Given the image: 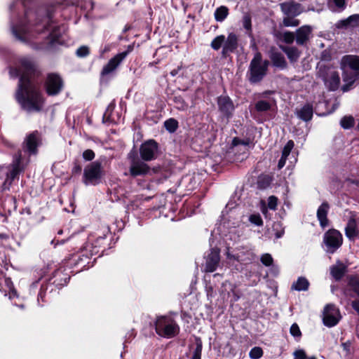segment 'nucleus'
Wrapping results in <instances>:
<instances>
[{
	"label": "nucleus",
	"instance_id": "nucleus-58",
	"mask_svg": "<svg viewBox=\"0 0 359 359\" xmlns=\"http://www.w3.org/2000/svg\"><path fill=\"white\" fill-rule=\"evenodd\" d=\"M233 144L235 146L238 145V144H243V145L247 146L248 144V143L245 142L244 141H242L238 138H234L233 140Z\"/></svg>",
	"mask_w": 359,
	"mask_h": 359
},
{
	"label": "nucleus",
	"instance_id": "nucleus-2",
	"mask_svg": "<svg viewBox=\"0 0 359 359\" xmlns=\"http://www.w3.org/2000/svg\"><path fill=\"white\" fill-rule=\"evenodd\" d=\"M9 73L13 78L20 76L15 97L21 107L27 112L41 111L44 100L39 82L34 79L38 73L32 60L29 57H21L19 60V66L11 68Z\"/></svg>",
	"mask_w": 359,
	"mask_h": 359
},
{
	"label": "nucleus",
	"instance_id": "nucleus-27",
	"mask_svg": "<svg viewBox=\"0 0 359 359\" xmlns=\"http://www.w3.org/2000/svg\"><path fill=\"white\" fill-rule=\"evenodd\" d=\"M309 287V280L304 277H299L292 285V290L297 291H306Z\"/></svg>",
	"mask_w": 359,
	"mask_h": 359
},
{
	"label": "nucleus",
	"instance_id": "nucleus-31",
	"mask_svg": "<svg viewBox=\"0 0 359 359\" xmlns=\"http://www.w3.org/2000/svg\"><path fill=\"white\" fill-rule=\"evenodd\" d=\"M283 51L285 53L291 62H296L300 55V52L295 47H286L283 49Z\"/></svg>",
	"mask_w": 359,
	"mask_h": 359
},
{
	"label": "nucleus",
	"instance_id": "nucleus-3",
	"mask_svg": "<svg viewBox=\"0 0 359 359\" xmlns=\"http://www.w3.org/2000/svg\"><path fill=\"white\" fill-rule=\"evenodd\" d=\"M109 233L108 226H104L102 232L97 231L90 234L85 245L80 252L74 255L68 259L67 264L77 268V271L88 269L90 264L91 257L99 253L103 246L107 235Z\"/></svg>",
	"mask_w": 359,
	"mask_h": 359
},
{
	"label": "nucleus",
	"instance_id": "nucleus-29",
	"mask_svg": "<svg viewBox=\"0 0 359 359\" xmlns=\"http://www.w3.org/2000/svg\"><path fill=\"white\" fill-rule=\"evenodd\" d=\"M359 24V15L355 14L349 16L346 19L341 20L339 22V26L341 27H355Z\"/></svg>",
	"mask_w": 359,
	"mask_h": 359
},
{
	"label": "nucleus",
	"instance_id": "nucleus-35",
	"mask_svg": "<svg viewBox=\"0 0 359 359\" xmlns=\"http://www.w3.org/2000/svg\"><path fill=\"white\" fill-rule=\"evenodd\" d=\"M4 281H5V284L6 285V286L8 287V293L7 294L6 292L5 296L8 295V298L11 300H13L15 298H18L17 292L15 290V288L13 287V283L11 282V279L6 278Z\"/></svg>",
	"mask_w": 359,
	"mask_h": 359
},
{
	"label": "nucleus",
	"instance_id": "nucleus-61",
	"mask_svg": "<svg viewBox=\"0 0 359 359\" xmlns=\"http://www.w3.org/2000/svg\"><path fill=\"white\" fill-rule=\"evenodd\" d=\"M352 306L359 314V299L353 301L352 302Z\"/></svg>",
	"mask_w": 359,
	"mask_h": 359
},
{
	"label": "nucleus",
	"instance_id": "nucleus-7",
	"mask_svg": "<svg viewBox=\"0 0 359 359\" xmlns=\"http://www.w3.org/2000/svg\"><path fill=\"white\" fill-rule=\"evenodd\" d=\"M269 64V61L262 60L260 53L255 54L250 63L247 74L249 81L251 83L260 82L266 74Z\"/></svg>",
	"mask_w": 359,
	"mask_h": 359
},
{
	"label": "nucleus",
	"instance_id": "nucleus-33",
	"mask_svg": "<svg viewBox=\"0 0 359 359\" xmlns=\"http://www.w3.org/2000/svg\"><path fill=\"white\" fill-rule=\"evenodd\" d=\"M236 286L230 282L226 281L222 284V292H226L228 296L231 292L233 295V300L236 302L239 299V296L235 291Z\"/></svg>",
	"mask_w": 359,
	"mask_h": 359
},
{
	"label": "nucleus",
	"instance_id": "nucleus-51",
	"mask_svg": "<svg viewBox=\"0 0 359 359\" xmlns=\"http://www.w3.org/2000/svg\"><path fill=\"white\" fill-rule=\"evenodd\" d=\"M76 53L78 57H84L89 54V48L86 46H81L76 50Z\"/></svg>",
	"mask_w": 359,
	"mask_h": 359
},
{
	"label": "nucleus",
	"instance_id": "nucleus-49",
	"mask_svg": "<svg viewBox=\"0 0 359 359\" xmlns=\"http://www.w3.org/2000/svg\"><path fill=\"white\" fill-rule=\"evenodd\" d=\"M48 289V284L47 283H42L40 287V290L38 293L37 296V301L39 304H40L39 301L41 299L43 302L44 301L43 298L45 297V292L46 290Z\"/></svg>",
	"mask_w": 359,
	"mask_h": 359
},
{
	"label": "nucleus",
	"instance_id": "nucleus-44",
	"mask_svg": "<svg viewBox=\"0 0 359 359\" xmlns=\"http://www.w3.org/2000/svg\"><path fill=\"white\" fill-rule=\"evenodd\" d=\"M262 355V349L257 346L252 348L249 353V356L251 359H259Z\"/></svg>",
	"mask_w": 359,
	"mask_h": 359
},
{
	"label": "nucleus",
	"instance_id": "nucleus-12",
	"mask_svg": "<svg viewBox=\"0 0 359 359\" xmlns=\"http://www.w3.org/2000/svg\"><path fill=\"white\" fill-rule=\"evenodd\" d=\"M41 144V136L37 131L28 134L23 142V149L29 156H35L38 154V147Z\"/></svg>",
	"mask_w": 359,
	"mask_h": 359
},
{
	"label": "nucleus",
	"instance_id": "nucleus-62",
	"mask_svg": "<svg viewBox=\"0 0 359 359\" xmlns=\"http://www.w3.org/2000/svg\"><path fill=\"white\" fill-rule=\"evenodd\" d=\"M180 69H181V67H178L177 69H175L172 70V71L170 72V74H171L172 76H175L178 74V72H179V71H180Z\"/></svg>",
	"mask_w": 359,
	"mask_h": 359
},
{
	"label": "nucleus",
	"instance_id": "nucleus-50",
	"mask_svg": "<svg viewBox=\"0 0 359 359\" xmlns=\"http://www.w3.org/2000/svg\"><path fill=\"white\" fill-rule=\"evenodd\" d=\"M273 261L271 255L268 253L264 254L261 257L262 263L266 266H271L273 264Z\"/></svg>",
	"mask_w": 359,
	"mask_h": 359
},
{
	"label": "nucleus",
	"instance_id": "nucleus-52",
	"mask_svg": "<svg viewBox=\"0 0 359 359\" xmlns=\"http://www.w3.org/2000/svg\"><path fill=\"white\" fill-rule=\"evenodd\" d=\"M278 198L274 196H271L268 198V207L269 209L275 210L277 208Z\"/></svg>",
	"mask_w": 359,
	"mask_h": 359
},
{
	"label": "nucleus",
	"instance_id": "nucleus-8",
	"mask_svg": "<svg viewBox=\"0 0 359 359\" xmlns=\"http://www.w3.org/2000/svg\"><path fill=\"white\" fill-rule=\"evenodd\" d=\"M156 333L164 338H172L180 332V326L176 321L168 316L158 317L155 322Z\"/></svg>",
	"mask_w": 359,
	"mask_h": 359
},
{
	"label": "nucleus",
	"instance_id": "nucleus-5",
	"mask_svg": "<svg viewBox=\"0 0 359 359\" xmlns=\"http://www.w3.org/2000/svg\"><path fill=\"white\" fill-rule=\"evenodd\" d=\"M340 67L343 79L346 83L343 86V90L347 91L349 86L359 79V57L353 55L343 56L340 61Z\"/></svg>",
	"mask_w": 359,
	"mask_h": 359
},
{
	"label": "nucleus",
	"instance_id": "nucleus-9",
	"mask_svg": "<svg viewBox=\"0 0 359 359\" xmlns=\"http://www.w3.org/2000/svg\"><path fill=\"white\" fill-rule=\"evenodd\" d=\"M341 233L334 229L328 230L323 236V244L327 253H334L342 245Z\"/></svg>",
	"mask_w": 359,
	"mask_h": 359
},
{
	"label": "nucleus",
	"instance_id": "nucleus-25",
	"mask_svg": "<svg viewBox=\"0 0 359 359\" xmlns=\"http://www.w3.org/2000/svg\"><path fill=\"white\" fill-rule=\"evenodd\" d=\"M297 116L304 121H309L313 116V107L310 104H306L297 111Z\"/></svg>",
	"mask_w": 359,
	"mask_h": 359
},
{
	"label": "nucleus",
	"instance_id": "nucleus-30",
	"mask_svg": "<svg viewBox=\"0 0 359 359\" xmlns=\"http://www.w3.org/2000/svg\"><path fill=\"white\" fill-rule=\"evenodd\" d=\"M328 6L333 12H341L346 8L345 0H329Z\"/></svg>",
	"mask_w": 359,
	"mask_h": 359
},
{
	"label": "nucleus",
	"instance_id": "nucleus-21",
	"mask_svg": "<svg viewBox=\"0 0 359 359\" xmlns=\"http://www.w3.org/2000/svg\"><path fill=\"white\" fill-rule=\"evenodd\" d=\"M330 205L327 202H323L318 208L317 217L322 228H325L328 225L327 214Z\"/></svg>",
	"mask_w": 359,
	"mask_h": 359
},
{
	"label": "nucleus",
	"instance_id": "nucleus-54",
	"mask_svg": "<svg viewBox=\"0 0 359 359\" xmlns=\"http://www.w3.org/2000/svg\"><path fill=\"white\" fill-rule=\"evenodd\" d=\"M283 40L287 43H291L294 40V35L293 33L290 32H286L283 34Z\"/></svg>",
	"mask_w": 359,
	"mask_h": 359
},
{
	"label": "nucleus",
	"instance_id": "nucleus-4",
	"mask_svg": "<svg viewBox=\"0 0 359 359\" xmlns=\"http://www.w3.org/2000/svg\"><path fill=\"white\" fill-rule=\"evenodd\" d=\"M25 167L20 150L13 156L11 163L0 166V192L10 190L13 181L18 180Z\"/></svg>",
	"mask_w": 359,
	"mask_h": 359
},
{
	"label": "nucleus",
	"instance_id": "nucleus-40",
	"mask_svg": "<svg viewBox=\"0 0 359 359\" xmlns=\"http://www.w3.org/2000/svg\"><path fill=\"white\" fill-rule=\"evenodd\" d=\"M175 107L180 110H185L188 107V104L181 96H175L173 99Z\"/></svg>",
	"mask_w": 359,
	"mask_h": 359
},
{
	"label": "nucleus",
	"instance_id": "nucleus-22",
	"mask_svg": "<svg viewBox=\"0 0 359 359\" xmlns=\"http://www.w3.org/2000/svg\"><path fill=\"white\" fill-rule=\"evenodd\" d=\"M347 271V266L340 261L330 266V273L335 280H340Z\"/></svg>",
	"mask_w": 359,
	"mask_h": 359
},
{
	"label": "nucleus",
	"instance_id": "nucleus-63",
	"mask_svg": "<svg viewBox=\"0 0 359 359\" xmlns=\"http://www.w3.org/2000/svg\"><path fill=\"white\" fill-rule=\"evenodd\" d=\"M63 273V271L62 270V269H57L55 272V277H57V276H60L61 274Z\"/></svg>",
	"mask_w": 359,
	"mask_h": 359
},
{
	"label": "nucleus",
	"instance_id": "nucleus-18",
	"mask_svg": "<svg viewBox=\"0 0 359 359\" xmlns=\"http://www.w3.org/2000/svg\"><path fill=\"white\" fill-rule=\"evenodd\" d=\"M150 170L149 165L139 159H133L130 166V173L132 176L147 175Z\"/></svg>",
	"mask_w": 359,
	"mask_h": 359
},
{
	"label": "nucleus",
	"instance_id": "nucleus-6",
	"mask_svg": "<svg viewBox=\"0 0 359 359\" xmlns=\"http://www.w3.org/2000/svg\"><path fill=\"white\" fill-rule=\"evenodd\" d=\"M104 176L105 170L102 165V161L97 160L86 165L82 181L86 186H95L102 182Z\"/></svg>",
	"mask_w": 359,
	"mask_h": 359
},
{
	"label": "nucleus",
	"instance_id": "nucleus-24",
	"mask_svg": "<svg viewBox=\"0 0 359 359\" xmlns=\"http://www.w3.org/2000/svg\"><path fill=\"white\" fill-rule=\"evenodd\" d=\"M270 58L274 67L280 69H283L286 67L287 62L281 53L273 51L271 53Z\"/></svg>",
	"mask_w": 359,
	"mask_h": 359
},
{
	"label": "nucleus",
	"instance_id": "nucleus-28",
	"mask_svg": "<svg viewBox=\"0 0 359 359\" xmlns=\"http://www.w3.org/2000/svg\"><path fill=\"white\" fill-rule=\"evenodd\" d=\"M274 103H272L270 100H261L257 101L255 104V109L259 112H266L269 111Z\"/></svg>",
	"mask_w": 359,
	"mask_h": 359
},
{
	"label": "nucleus",
	"instance_id": "nucleus-34",
	"mask_svg": "<svg viewBox=\"0 0 359 359\" xmlns=\"http://www.w3.org/2000/svg\"><path fill=\"white\" fill-rule=\"evenodd\" d=\"M348 286L358 296H359V278L355 276H350L347 278Z\"/></svg>",
	"mask_w": 359,
	"mask_h": 359
},
{
	"label": "nucleus",
	"instance_id": "nucleus-47",
	"mask_svg": "<svg viewBox=\"0 0 359 359\" xmlns=\"http://www.w3.org/2000/svg\"><path fill=\"white\" fill-rule=\"evenodd\" d=\"M249 221L257 226L263 225V221L259 214H252L249 217Z\"/></svg>",
	"mask_w": 359,
	"mask_h": 359
},
{
	"label": "nucleus",
	"instance_id": "nucleus-15",
	"mask_svg": "<svg viewBox=\"0 0 359 359\" xmlns=\"http://www.w3.org/2000/svg\"><path fill=\"white\" fill-rule=\"evenodd\" d=\"M341 318L339 309L333 304H328L324 309L323 323L327 327L336 325Z\"/></svg>",
	"mask_w": 359,
	"mask_h": 359
},
{
	"label": "nucleus",
	"instance_id": "nucleus-57",
	"mask_svg": "<svg viewBox=\"0 0 359 359\" xmlns=\"http://www.w3.org/2000/svg\"><path fill=\"white\" fill-rule=\"evenodd\" d=\"M321 58L322 60H330L331 58V56L329 53V52L327 50H324L323 53H322V55H321Z\"/></svg>",
	"mask_w": 359,
	"mask_h": 359
},
{
	"label": "nucleus",
	"instance_id": "nucleus-46",
	"mask_svg": "<svg viewBox=\"0 0 359 359\" xmlns=\"http://www.w3.org/2000/svg\"><path fill=\"white\" fill-rule=\"evenodd\" d=\"M294 142L292 140H289L287 144L285 145L283 151H282V156L284 158H287L289 155L290 154V152L292 149L294 147Z\"/></svg>",
	"mask_w": 359,
	"mask_h": 359
},
{
	"label": "nucleus",
	"instance_id": "nucleus-19",
	"mask_svg": "<svg viewBox=\"0 0 359 359\" xmlns=\"http://www.w3.org/2000/svg\"><path fill=\"white\" fill-rule=\"evenodd\" d=\"M219 262V250L217 248H212L206 258L205 271H215Z\"/></svg>",
	"mask_w": 359,
	"mask_h": 359
},
{
	"label": "nucleus",
	"instance_id": "nucleus-45",
	"mask_svg": "<svg viewBox=\"0 0 359 359\" xmlns=\"http://www.w3.org/2000/svg\"><path fill=\"white\" fill-rule=\"evenodd\" d=\"M115 104L114 102H111L109 104L107 109H106L104 115H103V120L105 121H115L114 118L111 117V114L113 109H114Z\"/></svg>",
	"mask_w": 359,
	"mask_h": 359
},
{
	"label": "nucleus",
	"instance_id": "nucleus-64",
	"mask_svg": "<svg viewBox=\"0 0 359 359\" xmlns=\"http://www.w3.org/2000/svg\"><path fill=\"white\" fill-rule=\"evenodd\" d=\"M81 168L79 165L75 166L73 168V172H75V173L76 172H81Z\"/></svg>",
	"mask_w": 359,
	"mask_h": 359
},
{
	"label": "nucleus",
	"instance_id": "nucleus-13",
	"mask_svg": "<svg viewBox=\"0 0 359 359\" xmlns=\"http://www.w3.org/2000/svg\"><path fill=\"white\" fill-rule=\"evenodd\" d=\"M44 86L47 94L53 96L62 91L64 82L59 74L50 73L46 77Z\"/></svg>",
	"mask_w": 359,
	"mask_h": 359
},
{
	"label": "nucleus",
	"instance_id": "nucleus-32",
	"mask_svg": "<svg viewBox=\"0 0 359 359\" xmlns=\"http://www.w3.org/2000/svg\"><path fill=\"white\" fill-rule=\"evenodd\" d=\"M229 15V9L226 6H221L217 8L214 13L215 20L217 22L224 21Z\"/></svg>",
	"mask_w": 359,
	"mask_h": 359
},
{
	"label": "nucleus",
	"instance_id": "nucleus-11",
	"mask_svg": "<svg viewBox=\"0 0 359 359\" xmlns=\"http://www.w3.org/2000/svg\"><path fill=\"white\" fill-rule=\"evenodd\" d=\"M217 104L219 111L226 120V122H229L233 116L236 105L228 95H222L217 97Z\"/></svg>",
	"mask_w": 359,
	"mask_h": 359
},
{
	"label": "nucleus",
	"instance_id": "nucleus-41",
	"mask_svg": "<svg viewBox=\"0 0 359 359\" xmlns=\"http://www.w3.org/2000/svg\"><path fill=\"white\" fill-rule=\"evenodd\" d=\"M294 18V17L290 15H286V17L283 18V25L285 27H296L299 25V21Z\"/></svg>",
	"mask_w": 359,
	"mask_h": 359
},
{
	"label": "nucleus",
	"instance_id": "nucleus-14",
	"mask_svg": "<svg viewBox=\"0 0 359 359\" xmlns=\"http://www.w3.org/2000/svg\"><path fill=\"white\" fill-rule=\"evenodd\" d=\"M133 50V46L129 45L126 51L118 53L110 59L108 63L104 66L101 73L102 75L106 76L113 72Z\"/></svg>",
	"mask_w": 359,
	"mask_h": 359
},
{
	"label": "nucleus",
	"instance_id": "nucleus-23",
	"mask_svg": "<svg viewBox=\"0 0 359 359\" xmlns=\"http://www.w3.org/2000/svg\"><path fill=\"white\" fill-rule=\"evenodd\" d=\"M311 33V28L309 26H302L297 30L296 42L297 44L303 45L309 39Z\"/></svg>",
	"mask_w": 359,
	"mask_h": 359
},
{
	"label": "nucleus",
	"instance_id": "nucleus-16",
	"mask_svg": "<svg viewBox=\"0 0 359 359\" xmlns=\"http://www.w3.org/2000/svg\"><path fill=\"white\" fill-rule=\"evenodd\" d=\"M141 158L145 161H150L156 158L158 153V144L153 140L143 143L140 149Z\"/></svg>",
	"mask_w": 359,
	"mask_h": 359
},
{
	"label": "nucleus",
	"instance_id": "nucleus-53",
	"mask_svg": "<svg viewBox=\"0 0 359 359\" xmlns=\"http://www.w3.org/2000/svg\"><path fill=\"white\" fill-rule=\"evenodd\" d=\"M95 156L94 151L91 149H86L83 152V158L86 161H92Z\"/></svg>",
	"mask_w": 359,
	"mask_h": 359
},
{
	"label": "nucleus",
	"instance_id": "nucleus-37",
	"mask_svg": "<svg viewBox=\"0 0 359 359\" xmlns=\"http://www.w3.org/2000/svg\"><path fill=\"white\" fill-rule=\"evenodd\" d=\"M202 341L200 338H196V348L193 352L191 359H201Z\"/></svg>",
	"mask_w": 359,
	"mask_h": 359
},
{
	"label": "nucleus",
	"instance_id": "nucleus-59",
	"mask_svg": "<svg viewBox=\"0 0 359 359\" xmlns=\"http://www.w3.org/2000/svg\"><path fill=\"white\" fill-rule=\"evenodd\" d=\"M286 158H284L283 156H281L280 159L278 161V169H281L282 168H283L285 165V162H286Z\"/></svg>",
	"mask_w": 359,
	"mask_h": 359
},
{
	"label": "nucleus",
	"instance_id": "nucleus-17",
	"mask_svg": "<svg viewBox=\"0 0 359 359\" xmlns=\"http://www.w3.org/2000/svg\"><path fill=\"white\" fill-rule=\"evenodd\" d=\"M238 39L236 34L229 33L227 37H225V41L222 50V55L226 57L230 53H233L238 48Z\"/></svg>",
	"mask_w": 359,
	"mask_h": 359
},
{
	"label": "nucleus",
	"instance_id": "nucleus-36",
	"mask_svg": "<svg viewBox=\"0 0 359 359\" xmlns=\"http://www.w3.org/2000/svg\"><path fill=\"white\" fill-rule=\"evenodd\" d=\"M225 41L224 35H219L216 36L211 42L210 46L215 50H218L222 47L223 48Z\"/></svg>",
	"mask_w": 359,
	"mask_h": 359
},
{
	"label": "nucleus",
	"instance_id": "nucleus-26",
	"mask_svg": "<svg viewBox=\"0 0 359 359\" xmlns=\"http://www.w3.org/2000/svg\"><path fill=\"white\" fill-rule=\"evenodd\" d=\"M346 236L350 238L353 239L358 235V230L356 226V222L354 218L351 217L347 223L345 228Z\"/></svg>",
	"mask_w": 359,
	"mask_h": 359
},
{
	"label": "nucleus",
	"instance_id": "nucleus-60",
	"mask_svg": "<svg viewBox=\"0 0 359 359\" xmlns=\"http://www.w3.org/2000/svg\"><path fill=\"white\" fill-rule=\"evenodd\" d=\"M69 280V274L66 273L65 275V277L63 278V283H57V285H65L67 283L68 280Z\"/></svg>",
	"mask_w": 359,
	"mask_h": 359
},
{
	"label": "nucleus",
	"instance_id": "nucleus-42",
	"mask_svg": "<svg viewBox=\"0 0 359 359\" xmlns=\"http://www.w3.org/2000/svg\"><path fill=\"white\" fill-rule=\"evenodd\" d=\"M290 332L297 341H299L302 337V332L299 329V325L297 323H293L290 329Z\"/></svg>",
	"mask_w": 359,
	"mask_h": 359
},
{
	"label": "nucleus",
	"instance_id": "nucleus-55",
	"mask_svg": "<svg viewBox=\"0 0 359 359\" xmlns=\"http://www.w3.org/2000/svg\"><path fill=\"white\" fill-rule=\"evenodd\" d=\"M294 355L297 359H306V355L304 350L299 349L294 352Z\"/></svg>",
	"mask_w": 359,
	"mask_h": 359
},
{
	"label": "nucleus",
	"instance_id": "nucleus-10",
	"mask_svg": "<svg viewBox=\"0 0 359 359\" xmlns=\"http://www.w3.org/2000/svg\"><path fill=\"white\" fill-rule=\"evenodd\" d=\"M319 76L323 80L325 85L330 90H335L338 88L340 79L337 71L332 67L323 68L320 67L318 71Z\"/></svg>",
	"mask_w": 359,
	"mask_h": 359
},
{
	"label": "nucleus",
	"instance_id": "nucleus-39",
	"mask_svg": "<svg viewBox=\"0 0 359 359\" xmlns=\"http://www.w3.org/2000/svg\"><path fill=\"white\" fill-rule=\"evenodd\" d=\"M340 124L343 128L349 129L354 125V118L351 116H344L341 119Z\"/></svg>",
	"mask_w": 359,
	"mask_h": 359
},
{
	"label": "nucleus",
	"instance_id": "nucleus-43",
	"mask_svg": "<svg viewBox=\"0 0 359 359\" xmlns=\"http://www.w3.org/2000/svg\"><path fill=\"white\" fill-rule=\"evenodd\" d=\"M273 231H275L276 238H280L285 233L284 228L280 222L275 223L273 226Z\"/></svg>",
	"mask_w": 359,
	"mask_h": 359
},
{
	"label": "nucleus",
	"instance_id": "nucleus-1",
	"mask_svg": "<svg viewBox=\"0 0 359 359\" xmlns=\"http://www.w3.org/2000/svg\"><path fill=\"white\" fill-rule=\"evenodd\" d=\"M35 0H13L9 6L10 29L18 41L31 43L35 49L54 50L65 43V24L59 25L64 3H50L41 6Z\"/></svg>",
	"mask_w": 359,
	"mask_h": 359
},
{
	"label": "nucleus",
	"instance_id": "nucleus-20",
	"mask_svg": "<svg viewBox=\"0 0 359 359\" xmlns=\"http://www.w3.org/2000/svg\"><path fill=\"white\" fill-rule=\"evenodd\" d=\"M282 11L285 15L295 17L302 12V8L299 4L285 2L280 4Z\"/></svg>",
	"mask_w": 359,
	"mask_h": 359
},
{
	"label": "nucleus",
	"instance_id": "nucleus-56",
	"mask_svg": "<svg viewBox=\"0 0 359 359\" xmlns=\"http://www.w3.org/2000/svg\"><path fill=\"white\" fill-rule=\"evenodd\" d=\"M39 286V280H36V281L34 282L30 285V287H29L30 293H35L36 290L38 289Z\"/></svg>",
	"mask_w": 359,
	"mask_h": 359
},
{
	"label": "nucleus",
	"instance_id": "nucleus-38",
	"mask_svg": "<svg viewBox=\"0 0 359 359\" xmlns=\"http://www.w3.org/2000/svg\"><path fill=\"white\" fill-rule=\"evenodd\" d=\"M165 129L170 133L176 131L178 127V122L175 118H170L164 122Z\"/></svg>",
	"mask_w": 359,
	"mask_h": 359
},
{
	"label": "nucleus",
	"instance_id": "nucleus-48",
	"mask_svg": "<svg viewBox=\"0 0 359 359\" xmlns=\"http://www.w3.org/2000/svg\"><path fill=\"white\" fill-rule=\"evenodd\" d=\"M243 26L249 32L252 30L251 18L249 15L245 14L243 18Z\"/></svg>",
	"mask_w": 359,
	"mask_h": 359
}]
</instances>
